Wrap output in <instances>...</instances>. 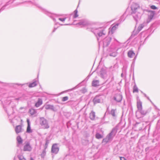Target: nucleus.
I'll list each match as a JSON object with an SVG mask.
<instances>
[{
	"label": "nucleus",
	"mask_w": 160,
	"mask_h": 160,
	"mask_svg": "<svg viewBox=\"0 0 160 160\" xmlns=\"http://www.w3.org/2000/svg\"><path fill=\"white\" fill-rule=\"evenodd\" d=\"M137 107L138 108V110L140 109H142V102L140 100H138L137 101Z\"/></svg>",
	"instance_id": "obj_19"
},
{
	"label": "nucleus",
	"mask_w": 160,
	"mask_h": 160,
	"mask_svg": "<svg viewBox=\"0 0 160 160\" xmlns=\"http://www.w3.org/2000/svg\"><path fill=\"white\" fill-rule=\"evenodd\" d=\"M93 102L94 104L99 103L100 102V98L99 96H96L93 100Z\"/></svg>",
	"instance_id": "obj_21"
},
{
	"label": "nucleus",
	"mask_w": 160,
	"mask_h": 160,
	"mask_svg": "<svg viewBox=\"0 0 160 160\" xmlns=\"http://www.w3.org/2000/svg\"><path fill=\"white\" fill-rule=\"evenodd\" d=\"M138 87H137L136 85L135 84L133 86V92H138Z\"/></svg>",
	"instance_id": "obj_30"
},
{
	"label": "nucleus",
	"mask_w": 160,
	"mask_h": 160,
	"mask_svg": "<svg viewBox=\"0 0 160 160\" xmlns=\"http://www.w3.org/2000/svg\"><path fill=\"white\" fill-rule=\"evenodd\" d=\"M66 18H58V19L62 22H64L65 21Z\"/></svg>",
	"instance_id": "obj_40"
},
{
	"label": "nucleus",
	"mask_w": 160,
	"mask_h": 160,
	"mask_svg": "<svg viewBox=\"0 0 160 160\" xmlns=\"http://www.w3.org/2000/svg\"><path fill=\"white\" fill-rule=\"evenodd\" d=\"M32 150V148L30 145V143L27 142L23 147V150L24 151H31Z\"/></svg>",
	"instance_id": "obj_9"
},
{
	"label": "nucleus",
	"mask_w": 160,
	"mask_h": 160,
	"mask_svg": "<svg viewBox=\"0 0 160 160\" xmlns=\"http://www.w3.org/2000/svg\"><path fill=\"white\" fill-rule=\"evenodd\" d=\"M113 78H114L113 77H112V80H113Z\"/></svg>",
	"instance_id": "obj_47"
},
{
	"label": "nucleus",
	"mask_w": 160,
	"mask_h": 160,
	"mask_svg": "<svg viewBox=\"0 0 160 160\" xmlns=\"http://www.w3.org/2000/svg\"><path fill=\"white\" fill-rule=\"evenodd\" d=\"M114 40H115V42H114V43L115 44V46H113V45H112V46H111V48H114V49L115 50L116 49H117V50H118L119 48H118L117 47V45L116 44H119V42L117 40H116V39H114Z\"/></svg>",
	"instance_id": "obj_24"
},
{
	"label": "nucleus",
	"mask_w": 160,
	"mask_h": 160,
	"mask_svg": "<svg viewBox=\"0 0 160 160\" xmlns=\"http://www.w3.org/2000/svg\"><path fill=\"white\" fill-rule=\"evenodd\" d=\"M15 130L16 133L17 134L22 132L23 131V129L22 128V126L21 125L17 126L15 128Z\"/></svg>",
	"instance_id": "obj_12"
},
{
	"label": "nucleus",
	"mask_w": 160,
	"mask_h": 160,
	"mask_svg": "<svg viewBox=\"0 0 160 160\" xmlns=\"http://www.w3.org/2000/svg\"><path fill=\"white\" fill-rule=\"evenodd\" d=\"M154 14L153 12H150V13L148 15V19L149 20V22L151 20H152Z\"/></svg>",
	"instance_id": "obj_26"
},
{
	"label": "nucleus",
	"mask_w": 160,
	"mask_h": 160,
	"mask_svg": "<svg viewBox=\"0 0 160 160\" xmlns=\"http://www.w3.org/2000/svg\"><path fill=\"white\" fill-rule=\"evenodd\" d=\"M150 8L152 9H154V10H155V9H157V8L154 5H152L150 6Z\"/></svg>",
	"instance_id": "obj_39"
},
{
	"label": "nucleus",
	"mask_w": 160,
	"mask_h": 160,
	"mask_svg": "<svg viewBox=\"0 0 160 160\" xmlns=\"http://www.w3.org/2000/svg\"><path fill=\"white\" fill-rule=\"evenodd\" d=\"M88 24V23L87 21L84 20H80L77 24L79 25L81 27H83L87 25Z\"/></svg>",
	"instance_id": "obj_13"
},
{
	"label": "nucleus",
	"mask_w": 160,
	"mask_h": 160,
	"mask_svg": "<svg viewBox=\"0 0 160 160\" xmlns=\"http://www.w3.org/2000/svg\"><path fill=\"white\" fill-rule=\"evenodd\" d=\"M99 81L98 80L94 79L92 82V85L93 87H96L99 85Z\"/></svg>",
	"instance_id": "obj_17"
},
{
	"label": "nucleus",
	"mask_w": 160,
	"mask_h": 160,
	"mask_svg": "<svg viewBox=\"0 0 160 160\" xmlns=\"http://www.w3.org/2000/svg\"><path fill=\"white\" fill-rule=\"evenodd\" d=\"M49 140H46V143H45V149H46L47 147V146L48 145V144H49Z\"/></svg>",
	"instance_id": "obj_38"
},
{
	"label": "nucleus",
	"mask_w": 160,
	"mask_h": 160,
	"mask_svg": "<svg viewBox=\"0 0 160 160\" xmlns=\"http://www.w3.org/2000/svg\"><path fill=\"white\" fill-rule=\"evenodd\" d=\"M7 4L6 5H5V6H4L3 7H2L0 9V12L2 11L4 9V7H5L7 5Z\"/></svg>",
	"instance_id": "obj_41"
},
{
	"label": "nucleus",
	"mask_w": 160,
	"mask_h": 160,
	"mask_svg": "<svg viewBox=\"0 0 160 160\" xmlns=\"http://www.w3.org/2000/svg\"><path fill=\"white\" fill-rule=\"evenodd\" d=\"M128 54V56L130 58H132L135 55V53L133 51L131 50L129 51Z\"/></svg>",
	"instance_id": "obj_27"
},
{
	"label": "nucleus",
	"mask_w": 160,
	"mask_h": 160,
	"mask_svg": "<svg viewBox=\"0 0 160 160\" xmlns=\"http://www.w3.org/2000/svg\"><path fill=\"white\" fill-rule=\"evenodd\" d=\"M29 112L32 115H33L36 113V110L32 108L30 109Z\"/></svg>",
	"instance_id": "obj_29"
},
{
	"label": "nucleus",
	"mask_w": 160,
	"mask_h": 160,
	"mask_svg": "<svg viewBox=\"0 0 160 160\" xmlns=\"http://www.w3.org/2000/svg\"><path fill=\"white\" fill-rule=\"evenodd\" d=\"M118 25L119 24L117 23L116 25L113 26L112 28H109V30L111 31L112 33H113L114 31L116 30L118 26Z\"/></svg>",
	"instance_id": "obj_23"
},
{
	"label": "nucleus",
	"mask_w": 160,
	"mask_h": 160,
	"mask_svg": "<svg viewBox=\"0 0 160 160\" xmlns=\"http://www.w3.org/2000/svg\"><path fill=\"white\" fill-rule=\"evenodd\" d=\"M125 20L124 17V15L122 16L120 18L119 20V21L120 22L123 21Z\"/></svg>",
	"instance_id": "obj_37"
},
{
	"label": "nucleus",
	"mask_w": 160,
	"mask_h": 160,
	"mask_svg": "<svg viewBox=\"0 0 160 160\" xmlns=\"http://www.w3.org/2000/svg\"><path fill=\"white\" fill-rule=\"evenodd\" d=\"M117 132V129L115 128H113L111 132L106 136L105 138L103 139L102 142L107 143L112 141L115 136Z\"/></svg>",
	"instance_id": "obj_3"
},
{
	"label": "nucleus",
	"mask_w": 160,
	"mask_h": 160,
	"mask_svg": "<svg viewBox=\"0 0 160 160\" xmlns=\"http://www.w3.org/2000/svg\"><path fill=\"white\" fill-rule=\"evenodd\" d=\"M74 14L73 16V18H75L78 16V15L77 14V13H78L77 10H76L74 11Z\"/></svg>",
	"instance_id": "obj_36"
},
{
	"label": "nucleus",
	"mask_w": 160,
	"mask_h": 160,
	"mask_svg": "<svg viewBox=\"0 0 160 160\" xmlns=\"http://www.w3.org/2000/svg\"><path fill=\"white\" fill-rule=\"evenodd\" d=\"M57 29V28H56L55 27L54 28V30L52 31V32H54L56 31V30Z\"/></svg>",
	"instance_id": "obj_43"
},
{
	"label": "nucleus",
	"mask_w": 160,
	"mask_h": 160,
	"mask_svg": "<svg viewBox=\"0 0 160 160\" xmlns=\"http://www.w3.org/2000/svg\"><path fill=\"white\" fill-rule=\"evenodd\" d=\"M17 146L19 147V145L22 143L23 140L20 136H18L17 138Z\"/></svg>",
	"instance_id": "obj_18"
},
{
	"label": "nucleus",
	"mask_w": 160,
	"mask_h": 160,
	"mask_svg": "<svg viewBox=\"0 0 160 160\" xmlns=\"http://www.w3.org/2000/svg\"><path fill=\"white\" fill-rule=\"evenodd\" d=\"M68 96H65L62 98V101L63 102H65L68 100Z\"/></svg>",
	"instance_id": "obj_34"
},
{
	"label": "nucleus",
	"mask_w": 160,
	"mask_h": 160,
	"mask_svg": "<svg viewBox=\"0 0 160 160\" xmlns=\"http://www.w3.org/2000/svg\"><path fill=\"white\" fill-rule=\"evenodd\" d=\"M131 15L134 20L137 22L139 20L141 17L142 10L139 5L136 3H133L131 6Z\"/></svg>",
	"instance_id": "obj_1"
},
{
	"label": "nucleus",
	"mask_w": 160,
	"mask_h": 160,
	"mask_svg": "<svg viewBox=\"0 0 160 160\" xmlns=\"http://www.w3.org/2000/svg\"><path fill=\"white\" fill-rule=\"evenodd\" d=\"M18 158L19 160H26V159L22 155H18Z\"/></svg>",
	"instance_id": "obj_33"
},
{
	"label": "nucleus",
	"mask_w": 160,
	"mask_h": 160,
	"mask_svg": "<svg viewBox=\"0 0 160 160\" xmlns=\"http://www.w3.org/2000/svg\"><path fill=\"white\" fill-rule=\"evenodd\" d=\"M30 160H34V159L32 158H30Z\"/></svg>",
	"instance_id": "obj_46"
},
{
	"label": "nucleus",
	"mask_w": 160,
	"mask_h": 160,
	"mask_svg": "<svg viewBox=\"0 0 160 160\" xmlns=\"http://www.w3.org/2000/svg\"><path fill=\"white\" fill-rule=\"evenodd\" d=\"M109 114L112 115L114 119H116L117 117V110L116 109H112Z\"/></svg>",
	"instance_id": "obj_11"
},
{
	"label": "nucleus",
	"mask_w": 160,
	"mask_h": 160,
	"mask_svg": "<svg viewBox=\"0 0 160 160\" xmlns=\"http://www.w3.org/2000/svg\"><path fill=\"white\" fill-rule=\"evenodd\" d=\"M98 75L101 78L103 79L106 78L107 76L106 70L103 68H101Z\"/></svg>",
	"instance_id": "obj_6"
},
{
	"label": "nucleus",
	"mask_w": 160,
	"mask_h": 160,
	"mask_svg": "<svg viewBox=\"0 0 160 160\" xmlns=\"http://www.w3.org/2000/svg\"><path fill=\"white\" fill-rule=\"evenodd\" d=\"M35 5H36V6H37V7L41 8V9H42L45 12H46V14H47L51 18H52L54 21L55 22L56 20L54 18H53L52 16H51L50 15L51 14L50 13H49V12H47L46 10H45V9H43V8H42L41 7H40L38 4H35Z\"/></svg>",
	"instance_id": "obj_16"
},
{
	"label": "nucleus",
	"mask_w": 160,
	"mask_h": 160,
	"mask_svg": "<svg viewBox=\"0 0 160 160\" xmlns=\"http://www.w3.org/2000/svg\"><path fill=\"white\" fill-rule=\"evenodd\" d=\"M46 153L45 149L43 150L42 153L41 154V156L42 158H44L45 156Z\"/></svg>",
	"instance_id": "obj_32"
},
{
	"label": "nucleus",
	"mask_w": 160,
	"mask_h": 160,
	"mask_svg": "<svg viewBox=\"0 0 160 160\" xmlns=\"http://www.w3.org/2000/svg\"><path fill=\"white\" fill-rule=\"evenodd\" d=\"M139 113H140L141 115L144 116L147 114V112L146 111L143 110L142 108L138 110H137L136 112V116L138 118H139L141 117V116L139 117L138 115V114Z\"/></svg>",
	"instance_id": "obj_10"
},
{
	"label": "nucleus",
	"mask_w": 160,
	"mask_h": 160,
	"mask_svg": "<svg viewBox=\"0 0 160 160\" xmlns=\"http://www.w3.org/2000/svg\"><path fill=\"white\" fill-rule=\"evenodd\" d=\"M42 104V99L41 98H38L37 101L35 103V106L37 108H38L41 106Z\"/></svg>",
	"instance_id": "obj_15"
},
{
	"label": "nucleus",
	"mask_w": 160,
	"mask_h": 160,
	"mask_svg": "<svg viewBox=\"0 0 160 160\" xmlns=\"http://www.w3.org/2000/svg\"><path fill=\"white\" fill-rule=\"evenodd\" d=\"M149 100L151 102V100H150L149 98V97L147 96V97L146 98Z\"/></svg>",
	"instance_id": "obj_44"
},
{
	"label": "nucleus",
	"mask_w": 160,
	"mask_h": 160,
	"mask_svg": "<svg viewBox=\"0 0 160 160\" xmlns=\"http://www.w3.org/2000/svg\"><path fill=\"white\" fill-rule=\"evenodd\" d=\"M18 84V85H21V84Z\"/></svg>",
	"instance_id": "obj_49"
},
{
	"label": "nucleus",
	"mask_w": 160,
	"mask_h": 160,
	"mask_svg": "<svg viewBox=\"0 0 160 160\" xmlns=\"http://www.w3.org/2000/svg\"><path fill=\"white\" fill-rule=\"evenodd\" d=\"M102 136L99 133H97L96 134V138L97 139H100L102 138Z\"/></svg>",
	"instance_id": "obj_31"
},
{
	"label": "nucleus",
	"mask_w": 160,
	"mask_h": 160,
	"mask_svg": "<svg viewBox=\"0 0 160 160\" xmlns=\"http://www.w3.org/2000/svg\"><path fill=\"white\" fill-rule=\"evenodd\" d=\"M28 123V126L27 128L26 132L28 133H30L32 132V130L31 129L30 127V122L29 119L27 120Z\"/></svg>",
	"instance_id": "obj_14"
},
{
	"label": "nucleus",
	"mask_w": 160,
	"mask_h": 160,
	"mask_svg": "<svg viewBox=\"0 0 160 160\" xmlns=\"http://www.w3.org/2000/svg\"><path fill=\"white\" fill-rule=\"evenodd\" d=\"M37 85V81L35 80H34L32 82L29 84V87L30 88L36 86Z\"/></svg>",
	"instance_id": "obj_25"
},
{
	"label": "nucleus",
	"mask_w": 160,
	"mask_h": 160,
	"mask_svg": "<svg viewBox=\"0 0 160 160\" xmlns=\"http://www.w3.org/2000/svg\"><path fill=\"white\" fill-rule=\"evenodd\" d=\"M149 21H148L147 22H148Z\"/></svg>",
	"instance_id": "obj_50"
},
{
	"label": "nucleus",
	"mask_w": 160,
	"mask_h": 160,
	"mask_svg": "<svg viewBox=\"0 0 160 160\" xmlns=\"http://www.w3.org/2000/svg\"><path fill=\"white\" fill-rule=\"evenodd\" d=\"M120 160H127L126 158L123 157H120Z\"/></svg>",
	"instance_id": "obj_42"
},
{
	"label": "nucleus",
	"mask_w": 160,
	"mask_h": 160,
	"mask_svg": "<svg viewBox=\"0 0 160 160\" xmlns=\"http://www.w3.org/2000/svg\"><path fill=\"white\" fill-rule=\"evenodd\" d=\"M110 56H112L113 57H115L117 55V53L115 52H113L112 53H111L109 54Z\"/></svg>",
	"instance_id": "obj_35"
},
{
	"label": "nucleus",
	"mask_w": 160,
	"mask_h": 160,
	"mask_svg": "<svg viewBox=\"0 0 160 160\" xmlns=\"http://www.w3.org/2000/svg\"><path fill=\"white\" fill-rule=\"evenodd\" d=\"M143 94L145 97H146V98H147V97L148 96L146 94H145L144 93H143Z\"/></svg>",
	"instance_id": "obj_45"
},
{
	"label": "nucleus",
	"mask_w": 160,
	"mask_h": 160,
	"mask_svg": "<svg viewBox=\"0 0 160 160\" xmlns=\"http://www.w3.org/2000/svg\"><path fill=\"white\" fill-rule=\"evenodd\" d=\"M145 24V23H143L140 25L138 28V31H140L141 30L142 28L144 27Z\"/></svg>",
	"instance_id": "obj_28"
},
{
	"label": "nucleus",
	"mask_w": 160,
	"mask_h": 160,
	"mask_svg": "<svg viewBox=\"0 0 160 160\" xmlns=\"http://www.w3.org/2000/svg\"><path fill=\"white\" fill-rule=\"evenodd\" d=\"M40 124L42 128L47 129L49 128V126L48 120L43 117H40L39 118Z\"/></svg>",
	"instance_id": "obj_4"
},
{
	"label": "nucleus",
	"mask_w": 160,
	"mask_h": 160,
	"mask_svg": "<svg viewBox=\"0 0 160 160\" xmlns=\"http://www.w3.org/2000/svg\"><path fill=\"white\" fill-rule=\"evenodd\" d=\"M59 150V148L58 147V144L55 143L53 144L51 148V152L55 154H57Z\"/></svg>",
	"instance_id": "obj_7"
},
{
	"label": "nucleus",
	"mask_w": 160,
	"mask_h": 160,
	"mask_svg": "<svg viewBox=\"0 0 160 160\" xmlns=\"http://www.w3.org/2000/svg\"><path fill=\"white\" fill-rule=\"evenodd\" d=\"M46 109H51L53 110L54 109V106L53 105H50L49 104L45 105L44 106Z\"/></svg>",
	"instance_id": "obj_22"
},
{
	"label": "nucleus",
	"mask_w": 160,
	"mask_h": 160,
	"mask_svg": "<svg viewBox=\"0 0 160 160\" xmlns=\"http://www.w3.org/2000/svg\"><path fill=\"white\" fill-rule=\"evenodd\" d=\"M122 98V96L121 93H116L115 94L113 99L115 100L117 102H120Z\"/></svg>",
	"instance_id": "obj_5"
},
{
	"label": "nucleus",
	"mask_w": 160,
	"mask_h": 160,
	"mask_svg": "<svg viewBox=\"0 0 160 160\" xmlns=\"http://www.w3.org/2000/svg\"><path fill=\"white\" fill-rule=\"evenodd\" d=\"M96 115L95 112L93 111H92L89 114V117L90 119L92 120L95 119Z\"/></svg>",
	"instance_id": "obj_20"
},
{
	"label": "nucleus",
	"mask_w": 160,
	"mask_h": 160,
	"mask_svg": "<svg viewBox=\"0 0 160 160\" xmlns=\"http://www.w3.org/2000/svg\"><path fill=\"white\" fill-rule=\"evenodd\" d=\"M111 39V38L109 37L105 38L103 41V47H107L109 44Z\"/></svg>",
	"instance_id": "obj_8"
},
{
	"label": "nucleus",
	"mask_w": 160,
	"mask_h": 160,
	"mask_svg": "<svg viewBox=\"0 0 160 160\" xmlns=\"http://www.w3.org/2000/svg\"><path fill=\"white\" fill-rule=\"evenodd\" d=\"M69 25V24H65L64 25Z\"/></svg>",
	"instance_id": "obj_48"
},
{
	"label": "nucleus",
	"mask_w": 160,
	"mask_h": 160,
	"mask_svg": "<svg viewBox=\"0 0 160 160\" xmlns=\"http://www.w3.org/2000/svg\"><path fill=\"white\" fill-rule=\"evenodd\" d=\"M61 25H63V24H61Z\"/></svg>",
	"instance_id": "obj_52"
},
{
	"label": "nucleus",
	"mask_w": 160,
	"mask_h": 160,
	"mask_svg": "<svg viewBox=\"0 0 160 160\" xmlns=\"http://www.w3.org/2000/svg\"><path fill=\"white\" fill-rule=\"evenodd\" d=\"M91 31L97 37L98 41L99 38L104 36L106 33L105 28L103 27L95 28L92 29Z\"/></svg>",
	"instance_id": "obj_2"
},
{
	"label": "nucleus",
	"mask_w": 160,
	"mask_h": 160,
	"mask_svg": "<svg viewBox=\"0 0 160 160\" xmlns=\"http://www.w3.org/2000/svg\"><path fill=\"white\" fill-rule=\"evenodd\" d=\"M121 76H122V74H121Z\"/></svg>",
	"instance_id": "obj_51"
}]
</instances>
